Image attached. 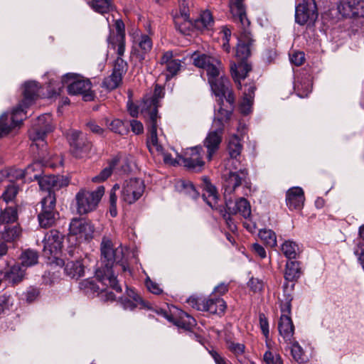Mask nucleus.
Wrapping results in <instances>:
<instances>
[{
    "label": "nucleus",
    "mask_w": 364,
    "mask_h": 364,
    "mask_svg": "<svg viewBox=\"0 0 364 364\" xmlns=\"http://www.w3.org/2000/svg\"><path fill=\"white\" fill-rule=\"evenodd\" d=\"M244 1H242L244 15L242 13L232 14L229 7L231 19L234 22L240 23L242 27V31L235 48L236 62L230 63L231 74L238 89H242L241 80L245 79L247 73L252 70V66L248 63L247 59L251 55V47L255 41L248 31L250 21L247 17L246 6Z\"/></svg>",
    "instance_id": "nucleus-1"
},
{
    "label": "nucleus",
    "mask_w": 364,
    "mask_h": 364,
    "mask_svg": "<svg viewBox=\"0 0 364 364\" xmlns=\"http://www.w3.org/2000/svg\"><path fill=\"white\" fill-rule=\"evenodd\" d=\"M101 262L102 266L96 272V277L102 285L111 287L117 292H121L122 288L114 274L112 268L119 266L123 272L127 270V264L123 262L124 251L121 245L114 247L111 240L104 237L100 245Z\"/></svg>",
    "instance_id": "nucleus-2"
},
{
    "label": "nucleus",
    "mask_w": 364,
    "mask_h": 364,
    "mask_svg": "<svg viewBox=\"0 0 364 364\" xmlns=\"http://www.w3.org/2000/svg\"><path fill=\"white\" fill-rule=\"evenodd\" d=\"M39 86L35 81H29L23 85V99L11 114L5 113L0 117V137L8 134L14 128L19 126L26 116L24 109L28 107L38 95Z\"/></svg>",
    "instance_id": "nucleus-3"
},
{
    "label": "nucleus",
    "mask_w": 364,
    "mask_h": 364,
    "mask_svg": "<svg viewBox=\"0 0 364 364\" xmlns=\"http://www.w3.org/2000/svg\"><path fill=\"white\" fill-rule=\"evenodd\" d=\"M105 194V187L100 186L95 191L80 189L75 195L76 210L78 214L85 215L94 211Z\"/></svg>",
    "instance_id": "nucleus-4"
},
{
    "label": "nucleus",
    "mask_w": 364,
    "mask_h": 364,
    "mask_svg": "<svg viewBox=\"0 0 364 364\" xmlns=\"http://www.w3.org/2000/svg\"><path fill=\"white\" fill-rule=\"evenodd\" d=\"M70 80L72 82L67 88L69 95H80L85 101H92L94 99L95 94L91 89L92 83L89 79L78 77L74 73H67L62 77L63 83H68Z\"/></svg>",
    "instance_id": "nucleus-5"
},
{
    "label": "nucleus",
    "mask_w": 364,
    "mask_h": 364,
    "mask_svg": "<svg viewBox=\"0 0 364 364\" xmlns=\"http://www.w3.org/2000/svg\"><path fill=\"white\" fill-rule=\"evenodd\" d=\"M40 203L41 209L38 214L39 225L43 228H50L55 224L58 216L55 208L56 196L53 194L45 196Z\"/></svg>",
    "instance_id": "nucleus-6"
},
{
    "label": "nucleus",
    "mask_w": 364,
    "mask_h": 364,
    "mask_svg": "<svg viewBox=\"0 0 364 364\" xmlns=\"http://www.w3.org/2000/svg\"><path fill=\"white\" fill-rule=\"evenodd\" d=\"M230 171L223 174L224 197L227 198L235 189L242 184H247L248 171L247 168H240L236 171L232 166H228Z\"/></svg>",
    "instance_id": "nucleus-7"
},
{
    "label": "nucleus",
    "mask_w": 364,
    "mask_h": 364,
    "mask_svg": "<svg viewBox=\"0 0 364 364\" xmlns=\"http://www.w3.org/2000/svg\"><path fill=\"white\" fill-rule=\"evenodd\" d=\"M144 190L145 185L142 180L130 178L123 183L120 199L128 205L133 204L142 196Z\"/></svg>",
    "instance_id": "nucleus-8"
},
{
    "label": "nucleus",
    "mask_w": 364,
    "mask_h": 364,
    "mask_svg": "<svg viewBox=\"0 0 364 364\" xmlns=\"http://www.w3.org/2000/svg\"><path fill=\"white\" fill-rule=\"evenodd\" d=\"M164 89L156 85L152 95H146L141 102V113L145 119H157L159 100L164 97Z\"/></svg>",
    "instance_id": "nucleus-9"
},
{
    "label": "nucleus",
    "mask_w": 364,
    "mask_h": 364,
    "mask_svg": "<svg viewBox=\"0 0 364 364\" xmlns=\"http://www.w3.org/2000/svg\"><path fill=\"white\" fill-rule=\"evenodd\" d=\"M318 13L315 0H303L296 6L295 21L300 25L314 23Z\"/></svg>",
    "instance_id": "nucleus-10"
},
{
    "label": "nucleus",
    "mask_w": 364,
    "mask_h": 364,
    "mask_svg": "<svg viewBox=\"0 0 364 364\" xmlns=\"http://www.w3.org/2000/svg\"><path fill=\"white\" fill-rule=\"evenodd\" d=\"M33 178L38 181L41 190L47 192L46 196L53 194L55 196V191L69 184V181L63 176H41L36 173L33 175Z\"/></svg>",
    "instance_id": "nucleus-11"
},
{
    "label": "nucleus",
    "mask_w": 364,
    "mask_h": 364,
    "mask_svg": "<svg viewBox=\"0 0 364 364\" xmlns=\"http://www.w3.org/2000/svg\"><path fill=\"white\" fill-rule=\"evenodd\" d=\"M67 138L72 147L73 154L76 157H82L84 154L90 151L92 144L86 135L81 132L75 129L69 130L67 133Z\"/></svg>",
    "instance_id": "nucleus-12"
},
{
    "label": "nucleus",
    "mask_w": 364,
    "mask_h": 364,
    "mask_svg": "<svg viewBox=\"0 0 364 364\" xmlns=\"http://www.w3.org/2000/svg\"><path fill=\"white\" fill-rule=\"evenodd\" d=\"M70 235L76 236L80 241L92 237L94 227L90 221L83 218H73L69 227Z\"/></svg>",
    "instance_id": "nucleus-13"
},
{
    "label": "nucleus",
    "mask_w": 364,
    "mask_h": 364,
    "mask_svg": "<svg viewBox=\"0 0 364 364\" xmlns=\"http://www.w3.org/2000/svg\"><path fill=\"white\" fill-rule=\"evenodd\" d=\"M53 130L51 115L49 114H42L38 117L36 122L30 131V139L33 141H43L46 134Z\"/></svg>",
    "instance_id": "nucleus-14"
},
{
    "label": "nucleus",
    "mask_w": 364,
    "mask_h": 364,
    "mask_svg": "<svg viewBox=\"0 0 364 364\" xmlns=\"http://www.w3.org/2000/svg\"><path fill=\"white\" fill-rule=\"evenodd\" d=\"M148 129L146 146L151 154L159 155L165 150L157 136V119H146Z\"/></svg>",
    "instance_id": "nucleus-15"
},
{
    "label": "nucleus",
    "mask_w": 364,
    "mask_h": 364,
    "mask_svg": "<svg viewBox=\"0 0 364 364\" xmlns=\"http://www.w3.org/2000/svg\"><path fill=\"white\" fill-rule=\"evenodd\" d=\"M64 236L57 230L48 232L44 237L43 252L46 257L55 256L61 250Z\"/></svg>",
    "instance_id": "nucleus-16"
},
{
    "label": "nucleus",
    "mask_w": 364,
    "mask_h": 364,
    "mask_svg": "<svg viewBox=\"0 0 364 364\" xmlns=\"http://www.w3.org/2000/svg\"><path fill=\"white\" fill-rule=\"evenodd\" d=\"M202 151L203 148L201 146L192 147L187 150L184 156H179V159L188 169L193 171H200L205 165L201 156Z\"/></svg>",
    "instance_id": "nucleus-17"
},
{
    "label": "nucleus",
    "mask_w": 364,
    "mask_h": 364,
    "mask_svg": "<svg viewBox=\"0 0 364 364\" xmlns=\"http://www.w3.org/2000/svg\"><path fill=\"white\" fill-rule=\"evenodd\" d=\"M338 12L344 17L364 16V1L362 0H342L338 5Z\"/></svg>",
    "instance_id": "nucleus-18"
},
{
    "label": "nucleus",
    "mask_w": 364,
    "mask_h": 364,
    "mask_svg": "<svg viewBox=\"0 0 364 364\" xmlns=\"http://www.w3.org/2000/svg\"><path fill=\"white\" fill-rule=\"evenodd\" d=\"M222 70L219 71L208 77V82L210 85L211 90L214 94L219 97L218 101H223L222 96H225L226 91L230 87V82L228 79L221 74Z\"/></svg>",
    "instance_id": "nucleus-19"
},
{
    "label": "nucleus",
    "mask_w": 364,
    "mask_h": 364,
    "mask_svg": "<svg viewBox=\"0 0 364 364\" xmlns=\"http://www.w3.org/2000/svg\"><path fill=\"white\" fill-rule=\"evenodd\" d=\"M242 150V145L240 139L237 135H233L230 138L228 145V152L230 157L227 161V166H232L233 169L237 170L240 161L237 157L240 156Z\"/></svg>",
    "instance_id": "nucleus-20"
},
{
    "label": "nucleus",
    "mask_w": 364,
    "mask_h": 364,
    "mask_svg": "<svg viewBox=\"0 0 364 364\" xmlns=\"http://www.w3.org/2000/svg\"><path fill=\"white\" fill-rule=\"evenodd\" d=\"M225 205L229 214L240 213L245 218H248L251 215V208L249 202L244 198H240L235 203L231 198H225Z\"/></svg>",
    "instance_id": "nucleus-21"
},
{
    "label": "nucleus",
    "mask_w": 364,
    "mask_h": 364,
    "mask_svg": "<svg viewBox=\"0 0 364 364\" xmlns=\"http://www.w3.org/2000/svg\"><path fill=\"white\" fill-rule=\"evenodd\" d=\"M213 130L210 131L205 139L203 144L204 146L207 149V159L210 161L213 154L218 150L220 144L222 141V136L223 130H218L216 128H213Z\"/></svg>",
    "instance_id": "nucleus-22"
},
{
    "label": "nucleus",
    "mask_w": 364,
    "mask_h": 364,
    "mask_svg": "<svg viewBox=\"0 0 364 364\" xmlns=\"http://www.w3.org/2000/svg\"><path fill=\"white\" fill-rule=\"evenodd\" d=\"M304 193L300 187L289 188L286 193V204L289 210H300L304 203Z\"/></svg>",
    "instance_id": "nucleus-23"
},
{
    "label": "nucleus",
    "mask_w": 364,
    "mask_h": 364,
    "mask_svg": "<svg viewBox=\"0 0 364 364\" xmlns=\"http://www.w3.org/2000/svg\"><path fill=\"white\" fill-rule=\"evenodd\" d=\"M220 107L215 112L213 128L223 130L225 123L228 122L232 113V106H225L223 101L218 102Z\"/></svg>",
    "instance_id": "nucleus-24"
},
{
    "label": "nucleus",
    "mask_w": 364,
    "mask_h": 364,
    "mask_svg": "<svg viewBox=\"0 0 364 364\" xmlns=\"http://www.w3.org/2000/svg\"><path fill=\"white\" fill-rule=\"evenodd\" d=\"M279 335L285 343H291L294 334V326L291 317L287 314H282L278 323Z\"/></svg>",
    "instance_id": "nucleus-25"
},
{
    "label": "nucleus",
    "mask_w": 364,
    "mask_h": 364,
    "mask_svg": "<svg viewBox=\"0 0 364 364\" xmlns=\"http://www.w3.org/2000/svg\"><path fill=\"white\" fill-rule=\"evenodd\" d=\"M201 305L202 306L197 307V310L218 315L223 314L227 307L225 301L219 297L203 300Z\"/></svg>",
    "instance_id": "nucleus-26"
},
{
    "label": "nucleus",
    "mask_w": 364,
    "mask_h": 364,
    "mask_svg": "<svg viewBox=\"0 0 364 364\" xmlns=\"http://www.w3.org/2000/svg\"><path fill=\"white\" fill-rule=\"evenodd\" d=\"M151 48L152 41L151 38L147 35H141L134 46V54L139 60H142Z\"/></svg>",
    "instance_id": "nucleus-27"
},
{
    "label": "nucleus",
    "mask_w": 364,
    "mask_h": 364,
    "mask_svg": "<svg viewBox=\"0 0 364 364\" xmlns=\"http://www.w3.org/2000/svg\"><path fill=\"white\" fill-rule=\"evenodd\" d=\"M25 274V268L20 264H15L8 270L3 271V278L12 284L22 281Z\"/></svg>",
    "instance_id": "nucleus-28"
},
{
    "label": "nucleus",
    "mask_w": 364,
    "mask_h": 364,
    "mask_svg": "<svg viewBox=\"0 0 364 364\" xmlns=\"http://www.w3.org/2000/svg\"><path fill=\"white\" fill-rule=\"evenodd\" d=\"M161 64L165 65V69L168 73V77L176 75L181 68V61L173 57L171 51L164 53L161 58Z\"/></svg>",
    "instance_id": "nucleus-29"
},
{
    "label": "nucleus",
    "mask_w": 364,
    "mask_h": 364,
    "mask_svg": "<svg viewBox=\"0 0 364 364\" xmlns=\"http://www.w3.org/2000/svg\"><path fill=\"white\" fill-rule=\"evenodd\" d=\"M204 193H203V198L206 203L213 209H218V194L215 186H213L209 181L205 179Z\"/></svg>",
    "instance_id": "nucleus-30"
},
{
    "label": "nucleus",
    "mask_w": 364,
    "mask_h": 364,
    "mask_svg": "<svg viewBox=\"0 0 364 364\" xmlns=\"http://www.w3.org/2000/svg\"><path fill=\"white\" fill-rule=\"evenodd\" d=\"M65 274L73 279H79L84 275V266L81 261H68L65 264Z\"/></svg>",
    "instance_id": "nucleus-31"
},
{
    "label": "nucleus",
    "mask_w": 364,
    "mask_h": 364,
    "mask_svg": "<svg viewBox=\"0 0 364 364\" xmlns=\"http://www.w3.org/2000/svg\"><path fill=\"white\" fill-rule=\"evenodd\" d=\"M21 230L18 225H5L1 231V239L6 243L14 242L20 238Z\"/></svg>",
    "instance_id": "nucleus-32"
},
{
    "label": "nucleus",
    "mask_w": 364,
    "mask_h": 364,
    "mask_svg": "<svg viewBox=\"0 0 364 364\" xmlns=\"http://www.w3.org/2000/svg\"><path fill=\"white\" fill-rule=\"evenodd\" d=\"M214 21L209 11H203L200 16L193 21V26L198 30L210 29L213 26Z\"/></svg>",
    "instance_id": "nucleus-33"
},
{
    "label": "nucleus",
    "mask_w": 364,
    "mask_h": 364,
    "mask_svg": "<svg viewBox=\"0 0 364 364\" xmlns=\"http://www.w3.org/2000/svg\"><path fill=\"white\" fill-rule=\"evenodd\" d=\"M129 298L122 297L119 302L124 309L133 310L137 304L142 303V299L133 289H127V291Z\"/></svg>",
    "instance_id": "nucleus-34"
},
{
    "label": "nucleus",
    "mask_w": 364,
    "mask_h": 364,
    "mask_svg": "<svg viewBox=\"0 0 364 364\" xmlns=\"http://www.w3.org/2000/svg\"><path fill=\"white\" fill-rule=\"evenodd\" d=\"M173 323L178 328H183L187 331H191L193 327L196 324L194 318L188 315L184 311H181L178 316L173 319Z\"/></svg>",
    "instance_id": "nucleus-35"
},
{
    "label": "nucleus",
    "mask_w": 364,
    "mask_h": 364,
    "mask_svg": "<svg viewBox=\"0 0 364 364\" xmlns=\"http://www.w3.org/2000/svg\"><path fill=\"white\" fill-rule=\"evenodd\" d=\"M90 5L95 12L101 14L109 13L114 9L112 0H92Z\"/></svg>",
    "instance_id": "nucleus-36"
},
{
    "label": "nucleus",
    "mask_w": 364,
    "mask_h": 364,
    "mask_svg": "<svg viewBox=\"0 0 364 364\" xmlns=\"http://www.w3.org/2000/svg\"><path fill=\"white\" fill-rule=\"evenodd\" d=\"M291 352L292 358L298 363H304L307 361V357L306 356L303 348L299 344L297 341L293 340L291 343H286Z\"/></svg>",
    "instance_id": "nucleus-37"
},
{
    "label": "nucleus",
    "mask_w": 364,
    "mask_h": 364,
    "mask_svg": "<svg viewBox=\"0 0 364 364\" xmlns=\"http://www.w3.org/2000/svg\"><path fill=\"white\" fill-rule=\"evenodd\" d=\"M301 274L299 263L296 261H289L286 264L284 277L288 281L297 279Z\"/></svg>",
    "instance_id": "nucleus-38"
},
{
    "label": "nucleus",
    "mask_w": 364,
    "mask_h": 364,
    "mask_svg": "<svg viewBox=\"0 0 364 364\" xmlns=\"http://www.w3.org/2000/svg\"><path fill=\"white\" fill-rule=\"evenodd\" d=\"M294 88L299 97H306L312 90L311 80L309 77L302 78L300 81L295 82Z\"/></svg>",
    "instance_id": "nucleus-39"
},
{
    "label": "nucleus",
    "mask_w": 364,
    "mask_h": 364,
    "mask_svg": "<svg viewBox=\"0 0 364 364\" xmlns=\"http://www.w3.org/2000/svg\"><path fill=\"white\" fill-rule=\"evenodd\" d=\"M18 214L16 208L14 207L6 208L1 212L0 224L13 223L17 220Z\"/></svg>",
    "instance_id": "nucleus-40"
},
{
    "label": "nucleus",
    "mask_w": 364,
    "mask_h": 364,
    "mask_svg": "<svg viewBox=\"0 0 364 364\" xmlns=\"http://www.w3.org/2000/svg\"><path fill=\"white\" fill-rule=\"evenodd\" d=\"M119 158L116 156L114 157L109 164V166L105 168L98 176H96L92 178V181L95 183H98L101 181H105L108 177H109L112 173L113 169L116 166V165L119 163Z\"/></svg>",
    "instance_id": "nucleus-41"
},
{
    "label": "nucleus",
    "mask_w": 364,
    "mask_h": 364,
    "mask_svg": "<svg viewBox=\"0 0 364 364\" xmlns=\"http://www.w3.org/2000/svg\"><path fill=\"white\" fill-rule=\"evenodd\" d=\"M173 21L176 28L183 34L188 33L193 27V21L190 18L174 16Z\"/></svg>",
    "instance_id": "nucleus-42"
},
{
    "label": "nucleus",
    "mask_w": 364,
    "mask_h": 364,
    "mask_svg": "<svg viewBox=\"0 0 364 364\" xmlns=\"http://www.w3.org/2000/svg\"><path fill=\"white\" fill-rule=\"evenodd\" d=\"M259 236L260 239L269 247L277 246V237L274 232L269 229H263L259 230Z\"/></svg>",
    "instance_id": "nucleus-43"
},
{
    "label": "nucleus",
    "mask_w": 364,
    "mask_h": 364,
    "mask_svg": "<svg viewBox=\"0 0 364 364\" xmlns=\"http://www.w3.org/2000/svg\"><path fill=\"white\" fill-rule=\"evenodd\" d=\"M4 177L8 178L9 181L11 182L13 180L26 178L24 170L16 169L11 168L0 171V180Z\"/></svg>",
    "instance_id": "nucleus-44"
},
{
    "label": "nucleus",
    "mask_w": 364,
    "mask_h": 364,
    "mask_svg": "<svg viewBox=\"0 0 364 364\" xmlns=\"http://www.w3.org/2000/svg\"><path fill=\"white\" fill-rule=\"evenodd\" d=\"M122 77L120 74H117L112 72V73L105 77L102 82V87H105L109 90L116 89L122 82Z\"/></svg>",
    "instance_id": "nucleus-45"
},
{
    "label": "nucleus",
    "mask_w": 364,
    "mask_h": 364,
    "mask_svg": "<svg viewBox=\"0 0 364 364\" xmlns=\"http://www.w3.org/2000/svg\"><path fill=\"white\" fill-rule=\"evenodd\" d=\"M298 245L292 241H285L282 246L283 254L289 259H295L297 256Z\"/></svg>",
    "instance_id": "nucleus-46"
},
{
    "label": "nucleus",
    "mask_w": 364,
    "mask_h": 364,
    "mask_svg": "<svg viewBox=\"0 0 364 364\" xmlns=\"http://www.w3.org/2000/svg\"><path fill=\"white\" fill-rule=\"evenodd\" d=\"M38 254L33 250H26L21 255V265L23 267L32 266L38 262Z\"/></svg>",
    "instance_id": "nucleus-47"
},
{
    "label": "nucleus",
    "mask_w": 364,
    "mask_h": 364,
    "mask_svg": "<svg viewBox=\"0 0 364 364\" xmlns=\"http://www.w3.org/2000/svg\"><path fill=\"white\" fill-rule=\"evenodd\" d=\"M109 43L112 45L114 49L117 50L118 58H122L125 50V40L123 36L120 35L119 38H112V36L108 38Z\"/></svg>",
    "instance_id": "nucleus-48"
},
{
    "label": "nucleus",
    "mask_w": 364,
    "mask_h": 364,
    "mask_svg": "<svg viewBox=\"0 0 364 364\" xmlns=\"http://www.w3.org/2000/svg\"><path fill=\"white\" fill-rule=\"evenodd\" d=\"M191 60H193L194 65L200 68L204 67V63L205 62L209 63L210 60L213 63H216V58L205 54H199L198 53L192 54Z\"/></svg>",
    "instance_id": "nucleus-49"
},
{
    "label": "nucleus",
    "mask_w": 364,
    "mask_h": 364,
    "mask_svg": "<svg viewBox=\"0 0 364 364\" xmlns=\"http://www.w3.org/2000/svg\"><path fill=\"white\" fill-rule=\"evenodd\" d=\"M80 287L84 290L86 294L103 291L104 289L100 288L93 279H85L80 283Z\"/></svg>",
    "instance_id": "nucleus-50"
},
{
    "label": "nucleus",
    "mask_w": 364,
    "mask_h": 364,
    "mask_svg": "<svg viewBox=\"0 0 364 364\" xmlns=\"http://www.w3.org/2000/svg\"><path fill=\"white\" fill-rule=\"evenodd\" d=\"M18 186L13 183H9L4 191L1 198L6 203L12 201L18 193Z\"/></svg>",
    "instance_id": "nucleus-51"
},
{
    "label": "nucleus",
    "mask_w": 364,
    "mask_h": 364,
    "mask_svg": "<svg viewBox=\"0 0 364 364\" xmlns=\"http://www.w3.org/2000/svg\"><path fill=\"white\" fill-rule=\"evenodd\" d=\"M119 189V186L118 184H115L112 190L109 192V213L112 217H116L117 215V196L116 194V191Z\"/></svg>",
    "instance_id": "nucleus-52"
},
{
    "label": "nucleus",
    "mask_w": 364,
    "mask_h": 364,
    "mask_svg": "<svg viewBox=\"0 0 364 364\" xmlns=\"http://www.w3.org/2000/svg\"><path fill=\"white\" fill-rule=\"evenodd\" d=\"M109 129L119 135H124L129 132V129L124 125V122L119 119L112 120L109 124Z\"/></svg>",
    "instance_id": "nucleus-53"
},
{
    "label": "nucleus",
    "mask_w": 364,
    "mask_h": 364,
    "mask_svg": "<svg viewBox=\"0 0 364 364\" xmlns=\"http://www.w3.org/2000/svg\"><path fill=\"white\" fill-rule=\"evenodd\" d=\"M41 165L38 162H35L29 166L24 170L25 176L28 181H33V175L39 173L41 175Z\"/></svg>",
    "instance_id": "nucleus-54"
},
{
    "label": "nucleus",
    "mask_w": 364,
    "mask_h": 364,
    "mask_svg": "<svg viewBox=\"0 0 364 364\" xmlns=\"http://www.w3.org/2000/svg\"><path fill=\"white\" fill-rule=\"evenodd\" d=\"M202 68L206 70L207 75L208 77L220 71L222 68L221 63L218 59H216V63H213L210 60L209 63L205 62L204 63V67H202Z\"/></svg>",
    "instance_id": "nucleus-55"
},
{
    "label": "nucleus",
    "mask_w": 364,
    "mask_h": 364,
    "mask_svg": "<svg viewBox=\"0 0 364 364\" xmlns=\"http://www.w3.org/2000/svg\"><path fill=\"white\" fill-rule=\"evenodd\" d=\"M13 304V299L11 295L4 294L0 295V315L9 310Z\"/></svg>",
    "instance_id": "nucleus-56"
},
{
    "label": "nucleus",
    "mask_w": 364,
    "mask_h": 364,
    "mask_svg": "<svg viewBox=\"0 0 364 364\" xmlns=\"http://www.w3.org/2000/svg\"><path fill=\"white\" fill-rule=\"evenodd\" d=\"M127 70V63L122 58H117L115 60L113 73L120 74V76H123Z\"/></svg>",
    "instance_id": "nucleus-57"
},
{
    "label": "nucleus",
    "mask_w": 364,
    "mask_h": 364,
    "mask_svg": "<svg viewBox=\"0 0 364 364\" xmlns=\"http://www.w3.org/2000/svg\"><path fill=\"white\" fill-rule=\"evenodd\" d=\"M253 99L254 97L243 95L242 100L240 105V109L242 114H247L250 112Z\"/></svg>",
    "instance_id": "nucleus-58"
},
{
    "label": "nucleus",
    "mask_w": 364,
    "mask_h": 364,
    "mask_svg": "<svg viewBox=\"0 0 364 364\" xmlns=\"http://www.w3.org/2000/svg\"><path fill=\"white\" fill-rule=\"evenodd\" d=\"M264 360L267 364H283L280 355L274 354L270 351H267L264 353Z\"/></svg>",
    "instance_id": "nucleus-59"
},
{
    "label": "nucleus",
    "mask_w": 364,
    "mask_h": 364,
    "mask_svg": "<svg viewBox=\"0 0 364 364\" xmlns=\"http://www.w3.org/2000/svg\"><path fill=\"white\" fill-rule=\"evenodd\" d=\"M219 212L223 217L224 220H225V223H226L229 230L232 232L235 231L237 230V226L235 224V223L233 222V220L230 216L232 214H229L228 213L227 208H226V210H224L223 208H220Z\"/></svg>",
    "instance_id": "nucleus-60"
},
{
    "label": "nucleus",
    "mask_w": 364,
    "mask_h": 364,
    "mask_svg": "<svg viewBox=\"0 0 364 364\" xmlns=\"http://www.w3.org/2000/svg\"><path fill=\"white\" fill-rule=\"evenodd\" d=\"M146 286L148 289V290L154 294H160L162 293L163 290L159 287V285L151 280L149 278H147L146 279Z\"/></svg>",
    "instance_id": "nucleus-61"
},
{
    "label": "nucleus",
    "mask_w": 364,
    "mask_h": 364,
    "mask_svg": "<svg viewBox=\"0 0 364 364\" xmlns=\"http://www.w3.org/2000/svg\"><path fill=\"white\" fill-rule=\"evenodd\" d=\"M277 57V52L274 48H267L262 55L263 60L268 63H271L274 61Z\"/></svg>",
    "instance_id": "nucleus-62"
},
{
    "label": "nucleus",
    "mask_w": 364,
    "mask_h": 364,
    "mask_svg": "<svg viewBox=\"0 0 364 364\" xmlns=\"http://www.w3.org/2000/svg\"><path fill=\"white\" fill-rule=\"evenodd\" d=\"M259 326L264 336L267 338L269 336V323L264 314H260L259 316Z\"/></svg>",
    "instance_id": "nucleus-63"
},
{
    "label": "nucleus",
    "mask_w": 364,
    "mask_h": 364,
    "mask_svg": "<svg viewBox=\"0 0 364 364\" xmlns=\"http://www.w3.org/2000/svg\"><path fill=\"white\" fill-rule=\"evenodd\" d=\"M304 59V53L303 52H294L290 55L291 62L296 66L302 65Z\"/></svg>",
    "instance_id": "nucleus-64"
}]
</instances>
